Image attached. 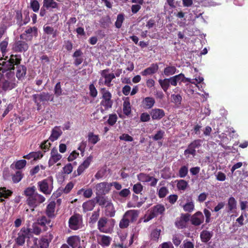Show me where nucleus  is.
<instances>
[{"mask_svg": "<svg viewBox=\"0 0 248 248\" xmlns=\"http://www.w3.org/2000/svg\"><path fill=\"white\" fill-rule=\"evenodd\" d=\"M26 239L27 245L31 248H38V239L34 237L31 230L30 228L23 227L17 233L15 239V246H23Z\"/></svg>", "mask_w": 248, "mask_h": 248, "instance_id": "f257e3e1", "label": "nucleus"}, {"mask_svg": "<svg viewBox=\"0 0 248 248\" xmlns=\"http://www.w3.org/2000/svg\"><path fill=\"white\" fill-rule=\"evenodd\" d=\"M31 97L38 111L42 109V105H46L49 101H53L54 99L53 94L48 92L34 94Z\"/></svg>", "mask_w": 248, "mask_h": 248, "instance_id": "f03ea898", "label": "nucleus"}, {"mask_svg": "<svg viewBox=\"0 0 248 248\" xmlns=\"http://www.w3.org/2000/svg\"><path fill=\"white\" fill-rule=\"evenodd\" d=\"M21 61V57L20 55H11L10 59L5 62H2L1 63L2 67L0 71L4 73L7 71L14 70L15 66L17 64H20Z\"/></svg>", "mask_w": 248, "mask_h": 248, "instance_id": "7ed1b4c3", "label": "nucleus"}, {"mask_svg": "<svg viewBox=\"0 0 248 248\" xmlns=\"http://www.w3.org/2000/svg\"><path fill=\"white\" fill-rule=\"evenodd\" d=\"M100 92L102 94V100L100 102V105L104 108H101V111L104 113L105 110H108L112 108L113 105V100L111 99L112 94L109 91L105 88L101 89Z\"/></svg>", "mask_w": 248, "mask_h": 248, "instance_id": "20e7f679", "label": "nucleus"}, {"mask_svg": "<svg viewBox=\"0 0 248 248\" xmlns=\"http://www.w3.org/2000/svg\"><path fill=\"white\" fill-rule=\"evenodd\" d=\"M114 222L113 219H111L109 222L107 218L102 217L97 222V229L101 232L111 233L113 230Z\"/></svg>", "mask_w": 248, "mask_h": 248, "instance_id": "39448f33", "label": "nucleus"}, {"mask_svg": "<svg viewBox=\"0 0 248 248\" xmlns=\"http://www.w3.org/2000/svg\"><path fill=\"white\" fill-rule=\"evenodd\" d=\"M39 190L46 195H50L53 189V179L48 177L37 183Z\"/></svg>", "mask_w": 248, "mask_h": 248, "instance_id": "423d86ee", "label": "nucleus"}, {"mask_svg": "<svg viewBox=\"0 0 248 248\" xmlns=\"http://www.w3.org/2000/svg\"><path fill=\"white\" fill-rule=\"evenodd\" d=\"M38 36V29L36 27H30L20 35V39L28 42H31L33 37Z\"/></svg>", "mask_w": 248, "mask_h": 248, "instance_id": "0eeeda50", "label": "nucleus"}, {"mask_svg": "<svg viewBox=\"0 0 248 248\" xmlns=\"http://www.w3.org/2000/svg\"><path fill=\"white\" fill-rule=\"evenodd\" d=\"M82 222V216L79 214H75L69 219V227L73 230H77L80 228V224Z\"/></svg>", "mask_w": 248, "mask_h": 248, "instance_id": "6e6552de", "label": "nucleus"}, {"mask_svg": "<svg viewBox=\"0 0 248 248\" xmlns=\"http://www.w3.org/2000/svg\"><path fill=\"white\" fill-rule=\"evenodd\" d=\"M29 48V45L28 42L24 40H19L16 41L12 47V50L15 52L23 53L27 51Z\"/></svg>", "mask_w": 248, "mask_h": 248, "instance_id": "1a4fd4ad", "label": "nucleus"}, {"mask_svg": "<svg viewBox=\"0 0 248 248\" xmlns=\"http://www.w3.org/2000/svg\"><path fill=\"white\" fill-rule=\"evenodd\" d=\"M97 196L106 195L110 191L109 183L101 182L96 185L95 186Z\"/></svg>", "mask_w": 248, "mask_h": 248, "instance_id": "9d476101", "label": "nucleus"}, {"mask_svg": "<svg viewBox=\"0 0 248 248\" xmlns=\"http://www.w3.org/2000/svg\"><path fill=\"white\" fill-rule=\"evenodd\" d=\"M17 86L16 81L2 78L0 80V88L4 91L11 90Z\"/></svg>", "mask_w": 248, "mask_h": 248, "instance_id": "9b49d317", "label": "nucleus"}, {"mask_svg": "<svg viewBox=\"0 0 248 248\" xmlns=\"http://www.w3.org/2000/svg\"><path fill=\"white\" fill-rule=\"evenodd\" d=\"M62 158V155L58 153L57 149L54 147L50 152V157L48 160V164L49 167L53 166Z\"/></svg>", "mask_w": 248, "mask_h": 248, "instance_id": "f8f14e48", "label": "nucleus"}, {"mask_svg": "<svg viewBox=\"0 0 248 248\" xmlns=\"http://www.w3.org/2000/svg\"><path fill=\"white\" fill-rule=\"evenodd\" d=\"M190 222L194 226L200 225L204 221V216L200 211H198L190 217Z\"/></svg>", "mask_w": 248, "mask_h": 248, "instance_id": "ddd939ff", "label": "nucleus"}, {"mask_svg": "<svg viewBox=\"0 0 248 248\" xmlns=\"http://www.w3.org/2000/svg\"><path fill=\"white\" fill-rule=\"evenodd\" d=\"M150 114L153 120H160L165 115L164 110L158 108L152 109Z\"/></svg>", "mask_w": 248, "mask_h": 248, "instance_id": "4468645a", "label": "nucleus"}, {"mask_svg": "<svg viewBox=\"0 0 248 248\" xmlns=\"http://www.w3.org/2000/svg\"><path fill=\"white\" fill-rule=\"evenodd\" d=\"M38 225L43 228V230L46 231L47 230L46 226L51 227L52 224L50 218H47L46 216H42L40 217H38L36 221Z\"/></svg>", "mask_w": 248, "mask_h": 248, "instance_id": "2eb2a0df", "label": "nucleus"}, {"mask_svg": "<svg viewBox=\"0 0 248 248\" xmlns=\"http://www.w3.org/2000/svg\"><path fill=\"white\" fill-rule=\"evenodd\" d=\"M55 208L56 203L54 201L50 202L47 205L45 213L48 218H54L56 217Z\"/></svg>", "mask_w": 248, "mask_h": 248, "instance_id": "dca6fc26", "label": "nucleus"}, {"mask_svg": "<svg viewBox=\"0 0 248 248\" xmlns=\"http://www.w3.org/2000/svg\"><path fill=\"white\" fill-rule=\"evenodd\" d=\"M159 69V66L157 63H152L150 66L146 68L140 72L142 76L146 77L149 75H152L156 73Z\"/></svg>", "mask_w": 248, "mask_h": 248, "instance_id": "f3484780", "label": "nucleus"}, {"mask_svg": "<svg viewBox=\"0 0 248 248\" xmlns=\"http://www.w3.org/2000/svg\"><path fill=\"white\" fill-rule=\"evenodd\" d=\"M16 77L18 80L24 79L27 73V67L24 65L17 64L16 65Z\"/></svg>", "mask_w": 248, "mask_h": 248, "instance_id": "a211bd4d", "label": "nucleus"}, {"mask_svg": "<svg viewBox=\"0 0 248 248\" xmlns=\"http://www.w3.org/2000/svg\"><path fill=\"white\" fill-rule=\"evenodd\" d=\"M98 236L99 238H97V242L102 247H108L110 245L112 240V238L110 236L101 234Z\"/></svg>", "mask_w": 248, "mask_h": 248, "instance_id": "6ab92c4d", "label": "nucleus"}, {"mask_svg": "<svg viewBox=\"0 0 248 248\" xmlns=\"http://www.w3.org/2000/svg\"><path fill=\"white\" fill-rule=\"evenodd\" d=\"M155 103V98L152 97H146L143 99L141 105L145 109H151Z\"/></svg>", "mask_w": 248, "mask_h": 248, "instance_id": "aec40b11", "label": "nucleus"}, {"mask_svg": "<svg viewBox=\"0 0 248 248\" xmlns=\"http://www.w3.org/2000/svg\"><path fill=\"white\" fill-rule=\"evenodd\" d=\"M213 236V232L206 230L202 231L200 233L201 241L204 243H208Z\"/></svg>", "mask_w": 248, "mask_h": 248, "instance_id": "412c9836", "label": "nucleus"}, {"mask_svg": "<svg viewBox=\"0 0 248 248\" xmlns=\"http://www.w3.org/2000/svg\"><path fill=\"white\" fill-rule=\"evenodd\" d=\"M62 132L60 128V126L54 127L52 131L51 134L49 138V140L53 142L56 140L62 134Z\"/></svg>", "mask_w": 248, "mask_h": 248, "instance_id": "4be33fe9", "label": "nucleus"}, {"mask_svg": "<svg viewBox=\"0 0 248 248\" xmlns=\"http://www.w3.org/2000/svg\"><path fill=\"white\" fill-rule=\"evenodd\" d=\"M139 212L135 210H130L126 211L124 216L130 222L135 221L138 217Z\"/></svg>", "mask_w": 248, "mask_h": 248, "instance_id": "5701e85b", "label": "nucleus"}, {"mask_svg": "<svg viewBox=\"0 0 248 248\" xmlns=\"http://www.w3.org/2000/svg\"><path fill=\"white\" fill-rule=\"evenodd\" d=\"M151 211L153 212V214L157 217L159 215H163L165 211V208L163 205L158 204L153 206L151 209Z\"/></svg>", "mask_w": 248, "mask_h": 248, "instance_id": "b1692460", "label": "nucleus"}, {"mask_svg": "<svg viewBox=\"0 0 248 248\" xmlns=\"http://www.w3.org/2000/svg\"><path fill=\"white\" fill-rule=\"evenodd\" d=\"M93 156L90 155L88 156L83 162L78 167V174H82V173L90 165L92 162Z\"/></svg>", "mask_w": 248, "mask_h": 248, "instance_id": "393cba45", "label": "nucleus"}, {"mask_svg": "<svg viewBox=\"0 0 248 248\" xmlns=\"http://www.w3.org/2000/svg\"><path fill=\"white\" fill-rule=\"evenodd\" d=\"M66 242L72 248H76L80 242V239L78 236L73 235L69 237Z\"/></svg>", "mask_w": 248, "mask_h": 248, "instance_id": "a878e982", "label": "nucleus"}, {"mask_svg": "<svg viewBox=\"0 0 248 248\" xmlns=\"http://www.w3.org/2000/svg\"><path fill=\"white\" fill-rule=\"evenodd\" d=\"M171 78H170L164 79H159L158 82L163 90L166 92L170 88V85H171Z\"/></svg>", "mask_w": 248, "mask_h": 248, "instance_id": "bb28decb", "label": "nucleus"}, {"mask_svg": "<svg viewBox=\"0 0 248 248\" xmlns=\"http://www.w3.org/2000/svg\"><path fill=\"white\" fill-rule=\"evenodd\" d=\"M43 30L44 33L49 35H52V38H55L58 32L57 30H54V28L49 26L44 25L43 27Z\"/></svg>", "mask_w": 248, "mask_h": 248, "instance_id": "cd10ccee", "label": "nucleus"}, {"mask_svg": "<svg viewBox=\"0 0 248 248\" xmlns=\"http://www.w3.org/2000/svg\"><path fill=\"white\" fill-rule=\"evenodd\" d=\"M43 156V154L41 151L32 152L29 154L23 156L24 158L30 159L33 158L34 160H36L41 158Z\"/></svg>", "mask_w": 248, "mask_h": 248, "instance_id": "c85d7f7f", "label": "nucleus"}, {"mask_svg": "<svg viewBox=\"0 0 248 248\" xmlns=\"http://www.w3.org/2000/svg\"><path fill=\"white\" fill-rule=\"evenodd\" d=\"M228 212H233V210L237 208V202L235 198L231 197L228 199Z\"/></svg>", "mask_w": 248, "mask_h": 248, "instance_id": "c756f323", "label": "nucleus"}, {"mask_svg": "<svg viewBox=\"0 0 248 248\" xmlns=\"http://www.w3.org/2000/svg\"><path fill=\"white\" fill-rule=\"evenodd\" d=\"M124 113L126 115H129L131 113V107L128 97H127L123 103V107Z\"/></svg>", "mask_w": 248, "mask_h": 248, "instance_id": "7c9ffc66", "label": "nucleus"}, {"mask_svg": "<svg viewBox=\"0 0 248 248\" xmlns=\"http://www.w3.org/2000/svg\"><path fill=\"white\" fill-rule=\"evenodd\" d=\"M171 78V85L176 86L178 82H184L185 79V75L183 73L170 77Z\"/></svg>", "mask_w": 248, "mask_h": 248, "instance_id": "2f4dec72", "label": "nucleus"}, {"mask_svg": "<svg viewBox=\"0 0 248 248\" xmlns=\"http://www.w3.org/2000/svg\"><path fill=\"white\" fill-rule=\"evenodd\" d=\"M0 202H4V200L1 198L4 197V198H7L9 196H11L13 192L10 190H7L6 187H3L0 188Z\"/></svg>", "mask_w": 248, "mask_h": 248, "instance_id": "473e14b6", "label": "nucleus"}, {"mask_svg": "<svg viewBox=\"0 0 248 248\" xmlns=\"http://www.w3.org/2000/svg\"><path fill=\"white\" fill-rule=\"evenodd\" d=\"M95 206V203L92 200H89L84 202L82 204L83 211L84 212H87L93 210Z\"/></svg>", "mask_w": 248, "mask_h": 248, "instance_id": "72a5a7b5", "label": "nucleus"}, {"mask_svg": "<svg viewBox=\"0 0 248 248\" xmlns=\"http://www.w3.org/2000/svg\"><path fill=\"white\" fill-rule=\"evenodd\" d=\"M43 6L46 7V9H49L50 8L57 9L58 3L54 0H43Z\"/></svg>", "mask_w": 248, "mask_h": 248, "instance_id": "f704fd0d", "label": "nucleus"}, {"mask_svg": "<svg viewBox=\"0 0 248 248\" xmlns=\"http://www.w3.org/2000/svg\"><path fill=\"white\" fill-rule=\"evenodd\" d=\"M88 140L89 142L94 145L100 140V138L98 135H94L93 132H90L88 135Z\"/></svg>", "mask_w": 248, "mask_h": 248, "instance_id": "c9c22d12", "label": "nucleus"}, {"mask_svg": "<svg viewBox=\"0 0 248 248\" xmlns=\"http://www.w3.org/2000/svg\"><path fill=\"white\" fill-rule=\"evenodd\" d=\"M177 71L176 67L174 66H168L164 69V74L168 77L174 74Z\"/></svg>", "mask_w": 248, "mask_h": 248, "instance_id": "e433bc0d", "label": "nucleus"}, {"mask_svg": "<svg viewBox=\"0 0 248 248\" xmlns=\"http://www.w3.org/2000/svg\"><path fill=\"white\" fill-rule=\"evenodd\" d=\"M106 213L107 216L113 217L115 215V210L112 203L108 202L106 205Z\"/></svg>", "mask_w": 248, "mask_h": 248, "instance_id": "4c0bfd02", "label": "nucleus"}, {"mask_svg": "<svg viewBox=\"0 0 248 248\" xmlns=\"http://www.w3.org/2000/svg\"><path fill=\"white\" fill-rule=\"evenodd\" d=\"M183 239V236L181 234H174L172 236V241L175 247L180 245Z\"/></svg>", "mask_w": 248, "mask_h": 248, "instance_id": "58836bf2", "label": "nucleus"}, {"mask_svg": "<svg viewBox=\"0 0 248 248\" xmlns=\"http://www.w3.org/2000/svg\"><path fill=\"white\" fill-rule=\"evenodd\" d=\"M23 177V174L21 171L18 170L15 174L12 175V179L14 183L19 182Z\"/></svg>", "mask_w": 248, "mask_h": 248, "instance_id": "ea45409f", "label": "nucleus"}, {"mask_svg": "<svg viewBox=\"0 0 248 248\" xmlns=\"http://www.w3.org/2000/svg\"><path fill=\"white\" fill-rule=\"evenodd\" d=\"M27 204L31 208H35L37 206L36 196L28 197L26 200Z\"/></svg>", "mask_w": 248, "mask_h": 248, "instance_id": "a19ab883", "label": "nucleus"}, {"mask_svg": "<svg viewBox=\"0 0 248 248\" xmlns=\"http://www.w3.org/2000/svg\"><path fill=\"white\" fill-rule=\"evenodd\" d=\"M36 189L34 186L28 187L25 189L24 191V195L27 197V198L34 196L37 193Z\"/></svg>", "mask_w": 248, "mask_h": 248, "instance_id": "79ce46f5", "label": "nucleus"}, {"mask_svg": "<svg viewBox=\"0 0 248 248\" xmlns=\"http://www.w3.org/2000/svg\"><path fill=\"white\" fill-rule=\"evenodd\" d=\"M100 216V210L98 209L92 213V216L89 219V223L93 224L96 222Z\"/></svg>", "mask_w": 248, "mask_h": 248, "instance_id": "37998d69", "label": "nucleus"}, {"mask_svg": "<svg viewBox=\"0 0 248 248\" xmlns=\"http://www.w3.org/2000/svg\"><path fill=\"white\" fill-rule=\"evenodd\" d=\"M15 18L16 24L19 27H22L23 26V24H22L23 16L21 10L16 11Z\"/></svg>", "mask_w": 248, "mask_h": 248, "instance_id": "c03bdc74", "label": "nucleus"}, {"mask_svg": "<svg viewBox=\"0 0 248 248\" xmlns=\"http://www.w3.org/2000/svg\"><path fill=\"white\" fill-rule=\"evenodd\" d=\"M38 248H48L49 246V241L47 238H42L41 239H38Z\"/></svg>", "mask_w": 248, "mask_h": 248, "instance_id": "a18cd8bd", "label": "nucleus"}, {"mask_svg": "<svg viewBox=\"0 0 248 248\" xmlns=\"http://www.w3.org/2000/svg\"><path fill=\"white\" fill-rule=\"evenodd\" d=\"M165 133L162 130H159L156 132V133L152 136V138L154 141H158L162 140L165 136Z\"/></svg>", "mask_w": 248, "mask_h": 248, "instance_id": "49530a36", "label": "nucleus"}, {"mask_svg": "<svg viewBox=\"0 0 248 248\" xmlns=\"http://www.w3.org/2000/svg\"><path fill=\"white\" fill-rule=\"evenodd\" d=\"M138 179L139 181L142 182H149L151 181V176L144 173H140L138 174Z\"/></svg>", "mask_w": 248, "mask_h": 248, "instance_id": "de8ad7c7", "label": "nucleus"}, {"mask_svg": "<svg viewBox=\"0 0 248 248\" xmlns=\"http://www.w3.org/2000/svg\"><path fill=\"white\" fill-rule=\"evenodd\" d=\"M194 204L193 202H188L183 205L184 210L189 213L192 212L194 210Z\"/></svg>", "mask_w": 248, "mask_h": 248, "instance_id": "09e8293b", "label": "nucleus"}, {"mask_svg": "<svg viewBox=\"0 0 248 248\" xmlns=\"http://www.w3.org/2000/svg\"><path fill=\"white\" fill-rule=\"evenodd\" d=\"M124 16L122 14L118 15L117 16V19L115 23V26L116 28L120 29L122 25V24L124 21Z\"/></svg>", "mask_w": 248, "mask_h": 248, "instance_id": "8fccbe9b", "label": "nucleus"}, {"mask_svg": "<svg viewBox=\"0 0 248 248\" xmlns=\"http://www.w3.org/2000/svg\"><path fill=\"white\" fill-rule=\"evenodd\" d=\"M188 168L186 165L182 166L179 170V176L180 178H185L188 173Z\"/></svg>", "mask_w": 248, "mask_h": 248, "instance_id": "3c124183", "label": "nucleus"}, {"mask_svg": "<svg viewBox=\"0 0 248 248\" xmlns=\"http://www.w3.org/2000/svg\"><path fill=\"white\" fill-rule=\"evenodd\" d=\"M202 140H195L192 141L188 146L193 149V150H196V149L199 148L202 144Z\"/></svg>", "mask_w": 248, "mask_h": 248, "instance_id": "603ef678", "label": "nucleus"}, {"mask_svg": "<svg viewBox=\"0 0 248 248\" xmlns=\"http://www.w3.org/2000/svg\"><path fill=\"white\" fill-rule=\"evenodd\" d=\"M188 186L187 182L183 179L178 181L177 184V188L180 190H185Z\"/></svg>", "mask_w": 248, "mask_h": 248, "instance_id": "864d4df0", "label": "nucleus"}, {"mask_svg": "<svg viewBox=\"0 0 248 248\" xmlns=\"http://www.w3.org/2000/svg\"><path fill=\"white\" fill-rule=\"evenodd\" d=\"M161 230L155 229L153 230L151 233V239L154 241H157L160 235Z\"/></svg>", "mask_w": 248, "mask_h": 248, "instance_id": "5fc2aeb1", "label": "nucleus"}, {"mask_svg": "<svg viewBox=\"0 0 248 248\" xmlns=\"http://www.w3.org/2000/svg\"><path fill=\"white\" fill-rule=\"evenodd\" d=\"M90 95L93 98H95L97 96L98 92L93 83L90 84L89 87Z\"/></svg>", "mask_w": 248, "mask_h": 248, "instance_id": "6e6d98bb", "label": "nucleus"}, {"mask_svg": "<svg viewBox=\"0 0 248 248\" xmlns=\"http://www.w3.org/2000/svg\"><path fill=\"white\" fill-rule=\"evenodd\" d=\"M30 6L34 12H37L40 8V4L37 0H31Z\"/></svg>", "mask_w": 248, "mask_h": 248, "instance_id": "4d7b16f0", "label": "nucleus"}, {"mask_svg": "<svg viewBox=\"0 0 248 248\" xmlns=\"http://www.w3.org/2000/svg\"><path fill=\"white\" fill-rule=\"evenodd\" d=\"M82 192H83L84 197L85 198H90L93 194V191L91 188H89V189H87L86 190H85L83 188H81V189H80L78 191V194H81Z\"/></svg>", "mask_w": 248, "mask_h": 248, "instance_id": "13d9d810", "label": "nucleus"}, {"mask_svg": "<svg viewBox=\"0 0 248 248\" xmlns=\"http://www.w3.org/2000/svg\"><path fill=\"white\" fill-rule=\"evenodd\" d=\"M184 155L186 158L189 157L190 155L194 157L196 155V150H193V149H191L188 146L187 148L184 151Z\"/></svg>", "mask_w": 248, "mask_h": 248, "instance_id": "bf43d9fd", "label": "nucleus"}, {"mask_svg": "<svg viewBox=\"0 0 248 248\" xmlns=\"http://www.w3.org/2000/svg\"><path fill=\"white\" fill-rule=\"evenodd\" d=\"M27 164V161L25 159L18 160L15 162V167L16 169L21 170L24 168Z\"/></svg>", "mask_w": 248, "mask_h": 248, "instance_id": "052dcab7", "label": "nucleus"}, {"mask_svg": "<svg viewBox=\"0 0 248 248\" xmlns=\"http://www.w3.org/2000/svg\"><path fill=\"white\" fill-rule=\"evenodd\" d=\"M117 119L118 117L116 114H111L109 115L107 122L109 125L113 126L116 123Z\"/></svg>", "mask_w": 248, "mask_h": 248, "instance_id": "680f3d73", "label": "nucleus"}, {"mask_svg": "<svg viewBox=\"0 0 248 248\" xmlns=\"http://www.w3.org/2000/svg\"><path fill=\"white\" fill-rule=\"evenodd\" d=\"M130 222L124 215L123 218L120 220L119 223V227L121 229H125L128 227Z\"/></svg>", "mask_w": 248, "mask_h": 248, "instance_id": "e2e57ef3", "label": "nucleus"}, {"mask_svg": "<svg viewBox=\"0 0 248 248\" xmlns=\"http://www.w3.org/2000/svg\"><path fill=\"white\" fill-rule=\"evenodd\" d=\"M143 188V186L140 183H138L134 185L132 189L135 193L139 194L142 191Z\"/></svg>", "mask_w": 248, "mask_h": 248, "instance_id": "0e129e2a", "label": "nucleus"}, {"mask_svg": "<svg viewBox=\"0 0 248 248\" xmlns=\"http://www.w3.org/2000/svg\"><path fill=\"white\" fill-rule=\"evenodd\" d=\"M180 248H194V244L193 242L186 239L183 241V244L180 246Z\"/></svg>", "mask_w": 248, "mask_h": 248, "instance_id": "69168bd1", "label": "nucleus"}, {"mask_svg": "<svg viewBox=\"0 0 248 248\" xmlns=\"http://www.w3.org/2000/svg\"><path fill=\"white\" fill-rule=\"evenodd\" d=\"M169 191L166 187H161L158 191V196L160 198H164L168 193Z\"/></svg>", "mask_w": 248, "mask_h": 248, "instance_id": "338daca9", "label": "nucleus"}, {"mask_svg": "<svg viewBox=\"0 0 248 248\" xmlns=\"http://www.w3.org/2000/svg\"><path fill=\"white\" fill-rule=\"evenodd\" d=\"M96 202L100 206H105L108 203L107 199L103 196H97L96 197Z\"/></svg>", "mask_w": 248, "mask_h": 248, "instance_id": "774afa93", "label": "nucleus"}]
</instances>
